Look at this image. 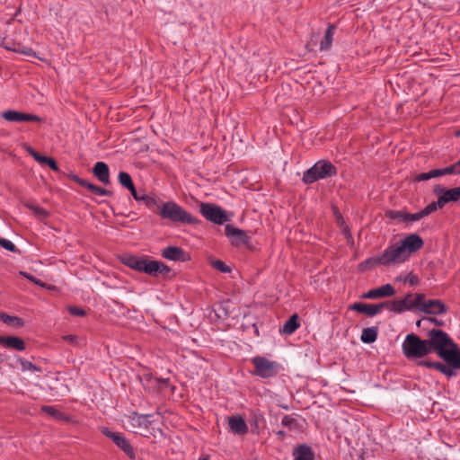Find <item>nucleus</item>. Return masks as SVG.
<instances>
[{"label":"nucleus","instance_id":"1","mask_svg":"<svg viewBox=\"0 0 460 460\" xmlns=\"http://www.w3.org/2000/svg\"><path fill=\"white\" fill-rule=\"evenodd\" d=\"M428 339L422 340L415 333L406 335L402 351L409 360H416L436 352L446 364L439 361L420 360L418 367L434 368L447 379L457 376L456 369H460V347L443 330L431 329L428 332Z\"/></svg>","mask_w":460,"mask_h":460},{"label":"nucleus","instance_id":"2","mask_svg":"<svg viewBox=\"0 0 460 460\" xmlns=\"http://www.w3.org/2000/svg\"><path fill=\"white\" fill-rule=\"evenodd\" d=\"M157 215L161 219L167 220L174 225H196L199 222L190 212L172 200L161 205V209L157 212Z\"/></svg>","mask_w":460,"mask_h":460},{"label":"nucleus","instance_id":"3","mask_svg":"<svg viewBox=\"0 0 460 460\" xmlns=\"http://www.w3.org/2000/svg\"><path fill=\"white\" fill-rule=\"evenodd\" d=\"M336 174L337 168L330 161L319 160L303 173L302 181L305 184H311Z\"/></svg>","mask_w":460,"mask_h":460},{"label":"nucleus","instance_id":"4","mask_svg":"<svg viewBox=\"0 0 460 460\" xmlns=\"http://www.w3.org/2000/svg\"><path fill=\"white\" fill-rule=\"evenodd\" d=\"M414 296L415 303H417L415 309L425 314H444L448 310V307L440 299L425 300L426 296L423 293H416Z\"/></svg>","mask_w":460,"mask_h":460},{"label":"nucleus","instance_id":"5","mask_svg":"<svg viewBox=\"0 0 460 460\" xmlns=\"http://www.w3.org/2000/svg\"><path fill=\"white\" fill-rule=\"evenodd\" d=\"M254 366L252 374L261 378H271L276 376L281 369V366L276 361H270L264 357H254L252 358Z\"/></svg>","mask_w":460,"mask_h":460},{"label":"nucleus","instance_id":"6","mask_svg":"<svg viewBox=\"0 0 460 460\" xmlns=\"http://www.w3.org/2000/svg\"><path fill=\"white\" fill-rule=\"evenodd\" d=\"M381 258V265L389 266L400 264L404 262L408 258V252H405L403 248L400 245L399 242L389 245L382 253L379 254Z\"/></svg>","mask_w":460,"mask_h":460},{"label":"nucleus","instance_id":"7","mask_svg":"<svg viewBox=\"0 0 460 460\" xmlns=\"http://www.w3.org/2000/svg\"><path fill=\"white\" fill-rule=\"evenodd\" d=\"M200 213L207 220L217 225L229 221L226 211L214 203H201Z\"/></svg>","mask_w":460,"mask_h":460},{"label":"nucleus","instance_id":"8","mask_svg":"<svg viewBox=\"0 0 460 460\" xmlns=\"http://www.w3.org/2000/svg\"><path fill=\"white\" fill-rule=\"evenodd\" d=\"M225 234L230 238L232 245L239 247L243 245L247 248L252 246L251 237L247 234L246 231L237 228L232 225L225 226Z\"/></svg>","mask_w":460,"mask_h":460},{"label":"nucleus","instance_id":"9","mask_svg":"<svg viewBox=\"0 0 460 460\" xmlns=\"http://www.w3.org/2000/svg\"><path fill=\"white\" fill-rule=\"evenodd\" d=\"M102 432L104 436L111 438L130 459L136 457L133 447L123 435L112 432L108 428H102Z\"/></svg>","mask_w":460,"mask_h":460},{"label":"nucleus","instance_id":"10","mask_svg":"<svg viewBox=\"0 0 460 460\" xmlns=\"http://www.w3.org/2000/svg\"><path fill=\"white\" fill-rule=\"evenodd\" d=\"M152 260H147L145 257H138L136 255H126L122 259V263L128 268L135 270L138 272L149 275Z\"/></svg>","mask_w":460,"mask_h":460},{"label":"nucleus","instance_id":"11","mask_svg":"<svg viewBox=\"0 0 460 460\" xmlns=\"http://www.w3.org/2000/svg\"><path fill=\"white\" fill-rule=\"evenodd\" d=\"M2 118L10 122H42L43 119L40 116L24 113L14 110H8L1 114Z\"/></svg>","mask_w":460,"mask_h":460},{"label":"nucleus","instance_id":"12","mask_svg":"<svg viewBox=\"0 0 460 460\" xmlns=\"http://www.w3.org/2000/svg\"><path fill=\"white\" fill-rule=\"evenodd\" d=\"M164 259L173 261L185 262L190 260L188 252L179 246H167L161 251Z\"/></svg>","mask_w":460,"mask_h":460},{"label":"nucleus","instance_id":"13","mask_svg":"<svg viewBox=\"0 0 460 460\" xmlns=\"http://www.w3.org/2000/svg\"><path fill=\"white\" fill-rule=\"evenodd\" d=\"M384 309L382 303L379 304H365V303H354L349 305V310L356 311L360 314H365L369 317H373L379 314Z\"/></svg>","mask_w":460,"mask_h":460},{"label":"nucleus","instance_id":"14","mask_svg":"<svg viewBox=\"0 0 460 460\" xmlns=\"http://www.w3.org/2000/svg\"><path fill=\"white\" fill-rule=\"evenodd\" d=\"M399 243L405 252H408L410 255L411 252L420 250L423 247L424 242L417 234H411L400 241Z\"/></svg>","mask_w":460,"mask_h":460},{"label":"nucleus","instance_id":"15","mask_svg":"<svg viewBox=\"0 0 460 460\" xmlns=\"http://www.w3.org/2000/svg\"><path fill=\"white\" fill-rule=\"evenodd\" d=\"M395 295V289L391 284L383 285L377 288H373L364 293L361 297L364 299H377L389 297Z\"/></svg>","mask_w":460,"mask_h":460},{"label":"nucleus","instance_id":"16","mask_svg":"<svg viewBox=\"0 0 460 460\" xmlns=\"http://www.w3.org/2000/svg\"><path fill=\"white\" fill-rule=\"evenodd\" d=\"M384 308H387L391 312L395 314H402L405 311H411L415 309L417 303H415V299L411 303H406L405 300L395 299L393 301H385L382 302Z\"/></svg>","mask_w":460,"mask_h":460},{"label":"nucleus","instance_id":"17","mask_svg":"<svg viewBox=\"0 0 460 460\" xmlns=\"http://www.w3.org/2000/svg\"><path fill=\"white\" fill-rule=\"evenodd\" d=\"M0 345L7 349L17 351H22L26 349L25 341L17 336H2L0 335Z\"/></svg>","mask_w":460,"mask_h":460},{"label":"nucleus","instance_id":"18","mask_svg":"<svg viewBox=\"0 0 460 460\" xmlns=\"http://www.w3.org/2000/svg\"><path fill=\"white\" fill-rule=\"evenodd\" d=\"M92 172L102 183L105 185L111 183L109 166L104 162H97L93 165Z\"/></svg>","mask_w":460,"mask_h":460},{"label":"nucleus","instance_id":"19","mask_svg":"<svg viewBox=\"0 0 460 460\" xmlns=\"http://www.w3.org/2000/svg\"><path fill=\"white\" fill-rule=\"evenodd\" d=\"M228 425L232 432L244 435L248 432V426L244 419L240 415H233L228 418Z\"/></svg>","mask_w":460,"mask_h":460},{"label":"nucleus","instance_id":"20","mask_svg":"<svg viewBox=\"0 0 460 460\" xmlns=\"http://www.w3.org/2000/svg\"><path fill=\"white\" fill-rule=\"evenodd\" d=\"M294 460H314L313 449L306 444L296 446L293 449Z\"/></svg>","mask_w":460,"mask_h":460},{"label":"nucleus","instance_id":"21","mask_svg":"<svg viewBox=\"0 0 460 460\" xmlns=\"http://www.w3.org/2000/svg\"><path fill=\"white\" fill-rule=\"evenodd\" d=\"M335 31L336 25L332 23H328L327 29L324 32V36L320 42V51H327L331 49Z\"/></svg>","mask_w":460,"mask_h":460},{"label":"nucleus","instance_id":"22","mask_svg":"<svg viewBox=\"0 0 460 460\" xmlns=\"http://www.w3.org/2000/svg\"><path fill=\"white\" fill-rule=\"evenodd\" d=\"M149 275L153 277L162 276L167 278L172 269L162 261L152 260Z\"/></svg>","mask_w":460,"mask_h":460},{"label":"nucleus","instance_id":"23","mask_svg":"<svg viewBox=\"0 0 460 460\" xmlns=\"http://www.w3.org/2000/svg\"><path fill=\"white\" fill-rule=\"evenodd\" d=\"M152 416V414H138L137 412H133L132 415L129 417L130 423L133 427L143 428L145 429H147L149 425L151 424L149 419Z\"/></svg>","mask_w":460,"mask_h":460},{"label":"nucleus","instance_id":"24","mask_svg":"<svg viewBox=\"0 0 460 460\" xmlns=\"http://www.w3.org/2000/svg\"><path fill=\"white\" fill-rule=\"evenodd\" d=\"M3 46L7 50H11L15 53L23 54L29 57H36V53L31 48L22 46L19 43L13 42L12 44H9V42L4 41Z\"/></svg>","mask_w":460,"mask_h":460},{"label":"nucleus","instance_id":"25","mask_svg":"<svg viewBox=\"0 0 460 460\" xmlns=\"http://www.w3.org/2000/svg\"><path fill=\"white\" fill-rule=\"evenodd\" d=\"M299 327V317L296 314H294L284 323L281 332L285 334L290 335L294 333Z\"/></svg>","mask_w":460,"mask_h":460},{"label":"nucleus","instance_id":"26","mask_svg":"<svg viewBox=\"0 0 460 460\" xmlns=\"http://www.w3.org/2000/svg\"><path fill=\"white\" fill-rule=\"evenodd\" d=\"M378 335V327L372 326L363 329L360 340L363 343L371 344L375 342Z\"/></svg>","mask_w":460,"mask_h":460},{"label":"nucleus","instance_id":"27","mask_svg":"<svg viewBox=\"0 0 460 460\" xmlns=\"http://www.w3.org/2000/svg\"><path fill=\"white\" fill-rule=\"evenodd\" d=\"M440 203L446 205L448 202H456L460 199V186L447 190L444 193L439 196Z\"/></svg>","mask_w":460,"mask_h":460},{"label":"nucleus","instance_id":"28","mask_svg":"<svg viewBox=\"0 0 460 460\" xmlns=\"http://www.w3.org/2000/svg\"><path fill=\"white\" fill-rule=\"evenodd\" d=\"M143 202L149 209H151L153 212H155L156 214L158 211H160L161 205L164 203V201L156 198L155 195H148L146 193L143 199Z\"/></svg>","mask_w":460,"mask_h":460},{"label":"nucleus","instance_id":"29","mask_svg":"<svg viewBox=\"0 0 460 460\" xmlns=\"http://www.w3.org/2000/svg\"><path fill=\"white\" fill-rule=\"evenodd\" d=\"M391 218L400 219L402 221H419L420 220V212L417 213H406L402 211H391L390 212Z\"/></svg>","mask_w":460,"mask_h":460},{"label":"nucleus","instance_id":"30","mask_svg":"<svg viewBox=\"0 0 460 460\" xmlns=\"http://www.w3.org/2000/svg\"><path fill=\"white\" fill-rule=\"evenodd\" d=\"M381 258L380 255L373 256L366 259L358 264V270L360 271H367L376 268L378 265H381Z\"/></svg>","mask_w":460,"mask_h":460},{"label":"nucleus","instance_id":"31","mask_svg":"<svg viewBox=\"0 0 460 460\" xmlns=\"http://www.w3.org/2000/svg\"><path fill=\"white\" fill-rule=\"evenodd\" d=\"M140 380L146 390L156 391L157 382H159L158 377L154 376L152 374H144Z\"/></svg>","mask_w":460,"mask_h":460},{"label":"nucleus","instance_id":"32","mask_svg":"<svg viewBox=\"0 0 460 460\" xmlns=\"http://www.w3.org/2000/svg\"><path fill=\"white\" fill-rule=\"evenodd\" d=\"M0 320L8 325H13L15 327H22L24 325V321L22 318L9 315L5 313H0Z\"/></svg>","mask_w":460,"mask_h":460},{"label":"nucleus","instance_id":"33","mask_svg":"<svg viewBox=\"0 0 460 460\" xmlns=\"http://www.w3.org/2000/svg\"><path fill=\"white\" fill-rule=\"evenodd\" d=\"M85 189H87L92 193L98 195V196L111 197L113 195V192L111 190L104 189L101 186L95 185L93 183H91L90 181H88L87 185L85 186Z\"/></svg>","mask_w":460,"mask_h":460},{"label":"nucleus","instance_id":"34","mask_svg":"<svg viewBox=\"0 0 460 460\" xmlns=\"http://www.w3.org/2000/svg\"><path fill=\"white\" fill-rule=\"evenodd\" d=\"M445 205L443 203H440V198L438 197L437 201H433L429 203L425 208L419 211L420 218H423L431 213L435 212L438 208H442Z\"/></svg>","mask_w":460,"mask_h":460},{"label":"nucleus","instance_id":"35","mask_svg":"<svg viewBox=\"0 0 460 460\" xmlns=\"http://www.w3.org/2000/svg\"><path fill=\"white\" fill-rule=\"evenodd\" d=\"M17 361L21 365V368L22 371H32V372H41V367L36 366L32 362L24 359L22 358H18Z\"/></svg>","mask_w":460,"mask_h":460},{"label":"nucleus","instance_id":"36","mask_svg":"<svg viewBox=\"0 0 460 460\" xmlns=\"http://www.w3.org/2000/svg\"><path fill=\"white\" fill-rule=\"evenodd\" d=\"M41 411L43 412L54 417L57 420H65L64 412L56 409L54 406H49V405L42 406Z\"/></svg>","mask_w":460,"mask_h":460},{"label":"nucleus","instance_id":"37","mask_svg":"<svg viewBox=\"0 0 460 460\" xmlns=\"http://www.w3.org/2000/svg\"><path fill=\"white\" fill-rule=\"evenodd\" d=\"M26 207L33 212V214L40 218H46L49 213L42 207L34 204H26Z\"/></svg>","mask_w":460,"mask_h":460},{"label":"nucleus","instance_id":"38","mask_svg":"<svg viewBox=\"0 0 460 460\" xmlns=\"http://www.w3.org/2000/svg\"><path fill=\"white\" fill-rule=\"evenodd\" d=\"M118 181L119 184L126 189L132 187L134 184L130 174L126 172H119L118 175Z\"/></svg>","mask_w":460,"mask_h":460},{"label":"nucleus","instance_id":"39","mask_svg":"<svg viewBox=\"0 0 460 460\" xmlns=\"http://www.w3.org/2000/svg\"><path fill=\"white\" fill-rule=\"evenodd\" d=\"M281 425L288 428V429H296L298 428L297 420L290 415H284L281 420Z\"/></svg>","mask_w":460,"mask_h":460},{"label":"nucleus","instance_id":"40","mask_svg":"<svg viewBox=\"0 0 460 460\" xmlns=\"http://www.w3.org/2000/svg\"><path fill=\"white\" fill-rule=\"evenodd\" d=\"M211 266L220 271V272H223V273H229L231 272V268L226 265L223 261L221 260H214L211 261Z\"/></svg>","mask_w":460,"mask_h":460},{"label":"nucleus","instance_id":"41","mask_svg":"<svg viewBox=\"0 0 460 460\" xmlns=\"http://www.w3.org/2000/svg\"><path fill=\"white\" fill-rule=\"evenodd\" d=\"M61 339L73 346H80L83 341L79 336L74 334L64 335Z\"/></svg>","mask_w":460,"mask_h":460},{"label":"nucleus","instance_id":"42","mask_svg":"<svg viewBox=\"0 0 460 460\" xmlns=\"http://www.w3.org/2000/svg\"><path fill=\"white\" fill-rule=\"evenodd\" d=\"M0 245L4 249H5L9 252H15L18 251L13 243H12L11 241L4 239V238H0Z\"/></svg>","mask_w":460,"mask_h":460},{"label":"nucleus","instance_id":"43","mask_svg":"<svg viewBox=\"0 0 460 460\" xmlns=\"http://www.w3.org/2000/svg\"><path fill=\"white\" fill-rule=\"evenodd\" d=\"M403 281L408 282L411 286H417L420 284L419 277L412 272H410L407 276H405Z\"/></svg>","mask_w":460,"mask_h":460},{"label":"nucleus","instance_id":"44","mask_svg":"<svg viewBox=\"0 0 460 460\" xmlns=\"http://www.w3.org/2000/svg\"><path fill=\"white\" fill-rule=\"evenodd\" d=\"M67 310L69 314L74 316L83 317L86 315V312L83 308L78 306H68Z\"/></svg>","mask_w":460,"mask_h":460},{"label":"nucleus","instance_id":"45","mask_svg":"<svg viewBox=\"0 0 460 460\" xmlns=\"http://www.w3.org/2000/svg\"><path fill=\"white\" fill-rule=\"evenodd\" d=\"M29 153L31 155V156L40 164H45L47 159L49 156H44L39 154L38 152L34 151L32 148L29 149Z\"/></svg>","mask_w":460,"mask_h":460},{"label":"nucleus","instance_id":"46","mask_svg":"<svg viewBox=\"0 0 460 460\" xmlns=\"http://www.w3.org/2000/svg\"><path fill=\"white\" fill-rule=\"evenodd\" d=\"M170 385L169 378H159V382H157L156 392H163Z\"/></svg>","mask_w":460,"mask_h":460},{"label":"nucleus","instance_id":"47","mask_svg":"<svg viewBox=\"0 0 460 460\" xmlns=\"http://www.w3.org/2000/svg\"><path fill=\"white\" fill-rule=\"evenodd\" d=\"M68 178H70L71 180H73L74 181H75L76 183H78L80 186L85 188V186L87 185L88 183V181L84 180V179H82L80 177H78L77 175L74 174V173H69L67 175Z\"/></svg>","mask_w":460,"mask_h":460},{"label":"nucleus","instance_id":"48","mask_svg":"<svg viewBox=\"0 0 460 460\" xmlns=\"http://www.w3.org/2000/svg\"><path fill=\"white\" fill-rule=\"evenodd\" d=\"M45 164L49 165V167L52 169L54 172H59L60 171L57 161L52 157H48Z\"/></svg>","mask_w":460,"mask_h":460},{"label":"nucleus","instance_id":"49","mask_svg":"<svg viewBox=\"0 0 460 460\" xmlns=\"http://www.w3.org/2000/svg\"><path fill=\"white\" fill-rule=\"evenodd\" d=\"M430 179H432V178L430 176L429 172H421V173L417 174L414 177L413 181L420 182V181H429Z\"/></svg>","mask_w":460,"mask_h":460},{"label":"nucleus","instance_id":"50","mask_svg":"<svg viewBox=\"0 0 460 460\" xmlns=\"http://www.w3.org/2000/svg\"><path fill=\"white\" fill-rule=\"evenodd\" d=\"M20 274L22 275L24 278H26L31 282L35 283L40 286H42L41 280L38 279L35 276H33L30 273H27V272H23V271H21Z\"/></svg>","mask_w":460,"mask_h":460},{"label":"nucleus","instance_id":"51","mask_svg":"<svg viewBox=\"0 0 460 460\" xmlns=\"http://www.w3.org/2000/svg\"><path fill=\"white\" fill-rule=\"evenodd\" d=\"M443 170V174L444 175H447V174H456V168H455V165L454 164L449 165V166H447V167H444L442 168Z\"/></svg>","mask_w":460,"mask_h":460},{"label":"nucleus","instance_id":"52","mask_svg":"<svg viewBox=\"0 0 460 460\" xmlns=\"http://www.w3.org/2000/svg\"><path fill=\"white\" fill-rule=\"evenodd\" d=\"M442 168L433 169L429 171L431 178L444 176Z\"/></svg>","mask_w":460,"mask_h":460},{"label":"nucleus","instance_id":"53","mask_svg":"<svg viewBox=\"0 0 460 460\" xmlns=\"http://www.w3.org/2000/svg\"><path fill=\"white\" fill-rule=\"evenodd\" d=\"M426 320L430 322V323H435L438 326H441L443 324L442 321H439V320H438L436 318H433V317H428V318H426Z\"/></svg>","mask_w":460,"mask_h":460},{"label":"nucleus","instance_id":"54","mask_svg":"<svg viewBox=\"0 0 460 460\" xmlns=\"http://www.w3.org/2000/svg\"><path fill=\"white\" fill-rule=\"evenodd\" d=\"M146 193L145 191H137L136 197L137 199H134L137 201H143V199L145 197Z\"/></svg>","mask_w":460,"mask_h":460},{"label":"nucleus","instance_id":"55","mask_svg":"<svg viewBox=\"0 0 460 460\" xmlns=\"http://www.w3.org/2000/svg\"><path fill=\"white\" fill-rule=\"evenodd\" d=\"M127 190H128L130 191V193H131V195L133 196L134 199H137L136 197L137 190V189H136L134 184L132 185V187H129Z\"/></svg>","mask_w":460,"mask_h":460},{"label":"nucleus","instance_id":"56","mask_svg":"<svg viewBox=\"0 0 460 460\" xmlns=\"http://www.w3.org/2000/svg\"><path fill=\"white\" fill-rule=\"evenodd\" d=\"M276 435L279 438H284L286 436H287V432L284 431V430H279L276 432Z\"/></svg>","mask_w":460,"mask_h":460},{"label":"nucleus","instance_id":"57","mask_svg":"<svg viewBox=\"0 0 460 460\" xmlns=\"http://www.w3.org/2000/svg\"><path fill=\"white\" fill-rule=\"evenodd\" d=\"M455 168H456V174H460V159L458 161H456L455 164Z\"/></svg>","mask_w":460,"mask_h":460},{"label":"nucleus","instance_id":"58","mask_svg":"<svg viewBox=\"0 0 460 460\" xmlns=\"http://www.w3.org/2000/svg\"><path fill=\"white\" fill-rule=\"evenodd\" d=\"M412 297V294H407L403 298H402L401 300H405L406 303H411L412 302L411 299Z\"/></svg>","mask_w":460,"mask_h":460},{"label":"nucleus","instance_id":"59","mask_svg":"<svg viewBox=\"0 0 460 460\" xmlns=\"http://www.w3.org/2000/svg\"><path fill=\"white\" fill-rule=\"evenodd\" d=\"M199 460H209V456L205 455V456H201Z\"/></svg>","mask_w":460,"mask_h":460},{"label":"nucleus","instance_id":"60","mask_svg":"<svg viewBox=\"0 0 460 460\" xmlns=\"http://www.w3.org/2000/svg\"><path fill=\"white\" fill-rule=\"evenodd\" d=\"M334 213L339 215V217H341V213L339 212V209L336 207L334 208Z\"/></svg>","mask_w":460,"mask_h":460},{"label":"nucleus","instance_id":"61","mask_svg":"<svg viewBox=\"0 0 460 460\" xmlns=\"http://www.w3.org/2000/svg\"><path fill=\"white\" fill-rule=\"evenodd\" d=\"M420 323H421V320H418V321L416 322V325H417L418 327H420Z\"/></svg>","mask_w":460,"mask_h":460},{"label":"nucleus","instance_id":"62","mask_svg":"<svg viewBox=\"0 0 460 460\" xmlns=\"http://www.w3.org/2000/svg\"><path fill=\"white\" fill-rule=\"evenodd\" d=\"M396 280L397 281H402V279L400 277H398V278H396Z\"/></svg>","mask_w":460,"mask_h":460}]
</instances>
